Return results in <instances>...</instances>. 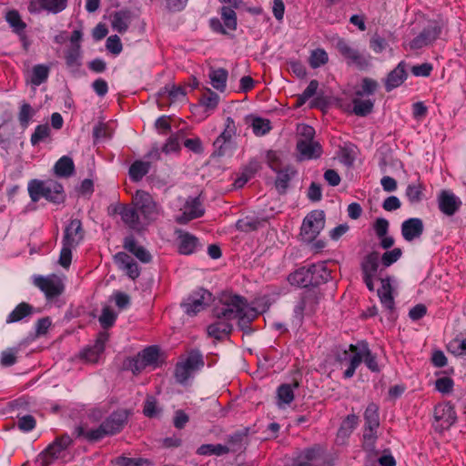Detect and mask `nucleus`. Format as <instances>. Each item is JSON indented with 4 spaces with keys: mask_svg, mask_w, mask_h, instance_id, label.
Wrapping results in <instances>:
<instances>
[{
    "mask_svg": "<svg viewBox=\"0 0 466 466\" xmlns=\"http://www.w3.org/2000/svg\"><path fill=\"white\" fill-rule=\"evenodd\" d=\"M319 299V294L315 289H307L301 293L300 299L294 309L299 320H301L304 315L315 312Z\"/></svg>",
    "mask_w": 466,
    "mask_h": 466,
    "instance_id": "obj_13",
    "label": "nucleus"
},
{
    "mask_svg": "<svg viewBox=\"0 0 466 466\" xmlns=\"http://www.w3.org/2000/svg\"><path fill=\"white\" fill-rule=\"evenodd\" d=\"M237 134L235 121L231 117H227L222 133L214 141L216 153L220 157L231 156L235 148L233 139Z\"/></svg>",
    "mask_w": 466,
    "mask_h": 466,
    "instance_id": "obj_10",
    "label": "nucleus"
},
{
    "mask_svg": "<svg viewBox=\"0 0 466 466\" xmlns=\"http://www.w3.org/2000/svg\"><path fill=\"white\" fill-rule=\"evenodd\" d=\"M359 423V417L355 414L348 415L342 421L339 431V437H349Z\"/></svg>",
    "mask_w": 466,
    "mask_h": 466,
    "instance_id": "obj_39",
    "label": "nucleus"
},
{
    "mask_svg": "<svg viewBox=\"0 0 466 466\" xmlns=\"http://www.w3.org/2000/svg\"><path fill=\"white\" fill-rule=\"evenodd\" d=\"M150 164L145 161H136L129 168V176L132 180L139 181L148 171Z\"/></svg>",
    "mask_w": 466,
    "mask_h": 466,
    "instance_id": "obj_41",
    "label": "nucleus"
},
{
    "mask_svg": "<svg viewBox=\"0 0 466 466\" xmlns=\"http://www.w3.org/2000/svg\"><path fill=\"white\" fill-rule=\"evenodd\" d=\"M211 299L212 294L206 289H200L189 296L181 306L187 315L195 316L202 311L210 303Z\"/></svg>",
    "mask_w": 466,
    "mask_h": 466,
    "instance_id": "obj_12",
    "label": "nucleus"
},
{
    "mask_svg": "<svg viewBox=\"0 0 466 466\" xmlns=\"http://www.w3.org/2000/svg\"><path fill=\"white\" fill-rule=\"evenodd\" d=\"M405 78H406L405 69H404L402 64H399V66L389 74V76L386 79V83H385L386 89L388 91H390L393 88L398 87L399 86H400L403 83Z\"/></svg>",
    "mask_w": 466,
    "mask_h": 466,
    "instance_id": "obj_30",
    "label": "nucleus"
},
{
    "mask_svg": "<svg viewBox=\"0 0 466 466\" xmlns=\"http://www.w3.org/2000/svg\"><path fill=\"white\" fill-rule=\"evenodd\" d=\"M349 350H350L353 355L350 359V366L344 371V378H351L362 360L371 371H380L376 356L371 353L367 342L361 341L357 345L350 344L349 346Z\"/></svg>",
    "mask_w": 466,
    "mask_h": 466,
    "instance_id": "obj_4",
    "label": "nucleus"
},
{
    "mask_svg": "<svg viewBox=\"0 0 466 466\" xmlns=\"http://www.w3.org/2000/svg\"><path fill=\"white\" fill-rule=\"evenodd\" d=\"M204 366V360L198 350H192L188 356L177 363L175 368V378L180 384H184L189 377L198 369Z\"/></svg>",
    "mask_w": 466,
    "mask_h": 466,
    "instance_id": "obj_8",
    "label": "nucleus"
},
{
    "mask_svg": "<svg viewBox=\"0 0 466 466\" xmlns=\"http://www.w3.org/2000/svg\"><path fill=\"white\" fill-rule=\"evenodd\" d=\"M215 314L218 319H238V327L242 330H248L259 313L243 297L233 295L223 299L222 307L216 309Z\"/></svg>",
    "mask_w": 466,
    "mask_h": 466,
    "instance_id": "obj_1",
    "label": "nucleus"
},
{
    "mask_svg": "<svg viewBox=\"0 0 466 466\" xmlns=\"http://www.w3.org/2000/svg\"><path fill=\"white\" fill-rule=\"evenodd\" d=\"M34 114H35V111L29 104H26V103L23 104L21 106L19 116H18L21 125L24 127H27L29 120L34 116Z\"/></svg>",
    "mask_w": 466,
    "mask_h": 466,
    "instance_id": "obj_57",
    "label": "nucleus"
},
{
    "mask_svg": "<svg viewBox=\"0 0 466 466\" xmlns=\"http://www.w3.org/2000/svg\"><path fill=\"white\" fill-rule=\"evenodd\" d=\"M67 2L68 0H30L28 11L30 13H39L45 10L57 14L66 9Z\"/></svg>",
    "mask_w": 466,
    "mask_h": 466,
    "instance_id": "obj_16",
    "label": "nucleus"
},
{
    "mask_svg": "<svg viewBox=\"0 0 466 466\" xmlns=\"http://www.w3.org/2000/svg\"><path fill=\"white\" fill-rule=\"evenodd\" d=\"M337 50L348 60L349 64L361 66L367 64L366 57L355 49L350 43L342 38H339L335 44Z\"/></svg>",
    "mask_w": 466,
    "mask_h": 466,
    "instance_id": "obj_15",
    "label": "nucleus"
},
{
    "mask_svg": "<svg viewBox=\"0 0 466 466\" xmlns=\"http://www.w3.org/2000/svg\"><path fill=\"white\" fill-rule=\"evenodd\" d=\"M299 384L295 380L292 384H282L277 390L278 406L290 404L294 400V389L299 388Z\"/></svg>",
    "mask_w": 466,
    "mask_h": 466,
    "instance_id": "obj_26",
    "label": "nucleus"
},
{
    "mask_svg": "<svg viewBox=\"0 0 466 466\" xmlns=\"http://www.w3.org/2000/svg\"><path fill=\"white\" fill-rule=\"evenodd\" d=\"M128 413L125 410L113 412L102 424L108 435L118 433L127 421Z\"/></svg>",
    "mask_w": 466,
    "mask_h": 466,
    "instance_id": "obj_18",
    "label": "nucleus"
},
{
    "mask_svg": "<svg viewBox=\"0 0 466 466\" xmlns=\"http://www.w3.org/2000/svg\"><path fill=\"white\" fill-rule=\"evenodd\" d=\"M33 283L43 291L47 299L59 297L65 290L63 279L56 275L35 276Z\"/></svg>",
    "mask_w": 466,
    "mask_h": 466,
    "instance_id": "obj_11",
    "label": "nucleus"
},
{
    "mask_svg": "<svg viewBox=\"0 0 466 466\" xmlns=\"http://www.w3.org/2000/svg\"><path fill=\"white\" fill-rule=\"evenodd\" d=\"M251 127L256 136H264L271 129L269 120L262 117H254L252 119Z\"/></svg>",
    "mask_w": 466,
    "mask_h": 466,
    "instance_id": "obj_47",
    "label": "nucleus"
},
{
    "mask_svg": "<svg viewBox=\"0 0 466 466\" xmlns=\"http://www.w3.org/2000/svg\"><path fill=\"white\" fill-rule=\"evenodd\" d=\"M28 193L34 202H37L41 198L53 203H62L66 198L63 186L53 179L48 180H32L28 184Z\"/></svg>",
    "mask_w": 466,
    "mask_h": 466,
    "instance_id": "obj_3",
    "label": "nucleus"
},
{
    "mask_svg": "<svg viewBox=\"0 0 466 466\" xmlns=\"http://www.w3.org/2000/svg\"><path fill=\"white\" fill-rule=\"evenodd\" d=\"M33 311V307L28 303L22 302L18 304L15 309L8 315L6 319L7 323L17 322L24 318L29 316Z\"/></svg>",
    "mask_w": 466,
    "mask_h": 466,
    "instance_id": "obj_33",
    "label": "nucleus"
},
{
    "mask_svg": "<svg viewBox=\"0 0 466 466\" xmlns=\"http://www.w3.org/2000/svg\"><path fill=\"white\" fill-rule=\"evenodd\" d=\"M74 162L72 158L67 156L60 157L54 166V171L58 177H70L74 173Z\"/></svg>",
    "mask_w": 466,
    "mask_h": 466,
    "instance_id": "obj_31",
    "label": "nucleus"
},
{
    "mask_svg": "<svg viewBox=\"0 0 466 466\" xmlns=\"http://www.w3.org/2000/svg\"><path fill=\"white\" fill-rule=\"evenodd\" d=\"M133 204L144 225L157 220L163 213L160 205L153 199L149 193L143 190H137L133 196Z\"/></svg>",
    "mask_w": 466,
    "mask_h": 466,
    "instance_id": "obj_5",
    "label": "nucleus"
},
{
    "mask_svg": "<svg viewBox=\"0 0 466 466\" xmlns=\"http://www.w3.org/2000/svg\"><path fill=\"white\" fill-rule=\"evenodd\" d=\"M49 68L44 65H37L33 67L30 82L34 86H39L48 77Z\"/></svg>",
    "mask_w": 466,
    "mask_h": 466,
    "instance_id": "obj_42",
    "label": "nucleus"
},
{
    "mask_svg": "<svg viewBox=\"0 0 466 466\" xmlns=\"http://www.w3.org/2000/svg\"><path fill=\"white\" fill-rule=\"evenodd\" d=\"M434 418L437 421H442V425L449 427L455 422L456 416L451 405H438L434 409Z\"/></svg>",
    "mask_w": 466,
    "mask_h": 466,
    "instance_id": "obj_25",
    "label": "nucleus"
},
{
    "mask_svg": "<svg viewBox=\"0 0 466 466\" xmlns=\"http://www.w3.org/2000/svg\"><path fill=\"white\" fill-rule=\"evenodd\" d=\"M329 60L327 52L324 49L318 48L311 52L309 65L312 68H318L325 65Z\"/></svg>",
    "mask_w": 466,
    "mask_h": 466,
    "instance_id": "obj_48",
    "label": "nucleus"
},
{
    "mask_svg": "<svg viewBox=\"0 0 466 466\" xmlns=\"http://www.w3.org/2000/svg\"><path fill=\"white\" fill-rule=\"evenodd\" d=\"M219 100V96L207 87L205 88V93L200 98V104L205 107L206 111H214L217 108Z\"/></svg>",
    "mask_w": 466,
    "mask_h": 466,
    "instance_id": "obj_38",
    "label": "nucleus"
},
{
    "mask_svg": "<svg viewBox=\"0 0 466 466\" xmlns=\"http://www.w3.org/2000/svg\"><path fill=\"white\" fill-rule=\"evenodd\" d=\"M120 215L122 220L133 229L138 230L144 226V223L136 208H124L121 210Z\"/></svg>",
    "mask_w": 466,
    "mask_h": 466,
    "instance_id": "obj_28",
    "label": "nucleus"
},
{
    "mask_svg": "<svg viewBox=\"0 0 466 466\" xmlns=\"http://www.w3.org/2000/svg\"><path fill=\"white\" fill-rule=\"evenodd\" d=\"M406 196L410 202H419L422 196L421 186L420 184L409 185L406 189Z\"/></svg>",
    "mask_w": 466,
    "mask_h": 466,
    "instance_id": "obj_56",
    "label": "nucleus"
},
{
    "mask_svg": "<svg viewBox=\"0 0 466 466\" xmlns=\"http://www.w3.org/2000/svg\"><path fill=\"white\" fill-rule=\"evenodd\" d=\"M106 48L114 55H118L122 51V43L117 35H111L106 39Z\"/></svg>",
    "mask_w": 466,
    "mask_h": 466,
    "instance_id": "obj_62",
    "label": "nucleus"
},
{
    "mask_svg": "<svg viewBox=\"0 0 466 466\" xmlns=\"http://www.w3.org/2000/svg\"><path fill=\"white\" fill-rule=\"evenodd\" d=\"M297 149L303 159H312L320 157L322 148L318 141L298 140Z\"/></svg>",
    "mask_w": 466,
    "mask_h": 466,
    "instance_id": "obj_19",
    "label": "nucleus"
},
{
    "mask_svg": "<svg viewBox=\"0 0 466 466\" xmlns=\"http://www.w3.org/2000/svg\"><path fill=\"white\" fill-rule=\"evenodd\" d=\"M83 238L84 232L80 220L72 219L65 229L63 248L58 262H71L72 250L83 240Z\"/></svg>",
    "mask_w": 466,
    "mask_h": 466,
    "instance_id": "obj_6",
    "label": "nucleus"
},
{
    "mask_svg": "<svg viewBox=\"0 0 466 466\" xmlns=\"http://www.w3.org/2000/svg\"><path fill=\"white\" fill-rule=\"evenodd\" d=\"M116 319V314L108 307H106L99 317V322L104 329H108L114 325Z\"/></svg>",
    "mask_w": 466,
    "mask_h": 466,
    "instance_id": "obj_53",
    "label": "nucleus"
},
{
    "mask_svg": "<svg viewBox=\"0 0 466 466\" xmlns=\"http://www.w3.org/2000/svg\"><path fill=\"white\" fill-rule=\"evenodd\" d=\"M112 27L118 33H124L127 30L130 24V16L127 12H116L112 16Z\"/></svg>",
    "mask_w": 466,
    "mask_h": 466,
    "instance_id": "obj_34",
    "label": "nucleus"
},
{
    "mask_svg": "<svg viewBox=\"0 0 466 466\" xmlns=\"http://www.w3.org/2000/svg\"><path fill=\"white\" fill-rule=\"evenodd\" d=\"M17 426L23 431H30L35 427V420L32 415H25L18 419Z\"/></svg>",
    "mask_w": 466,
    "mask_h": 466,
    "instance_id": "obj_63",
    "label": "nucleus"
},
{
    "mask_svg": "<svg viewBox=\"0 0 466 466\" xmlns=\"http://www.w3.org/2000/svg\"><path fill=\"white\" fill-rule=\"evenodd\" d=\"M295 170L292 167H286L277 174L276 187L279 190H285L288 187L289 182L295 175Z\"/></svg>",
    "mask_w": 466,
    "mask_h": 466,
    "instance_id": "obj_44",
    "label": "nucleus"
},
{
    "mask_svg": "<svg viewBox=\"0 0 466 466\" xmlns=\"http://www.w3.org/2000/svg\"><path fill=\"white\" fill-rule=\"evenodd\" d=\"M378 87V83L372 79L365 78L361 84V90L356 92V96L372 95Z\"/></svg>",
    "mask_w": 466,
    "mask_h": 466,
    "instance_id": "obj_58",
    "label": "nucleus"
},
{
    "mask_svg": "<svg viewBox=\"0 0 466 466\" xmlns=\"http://www.w3.org/2000/svg\"><path fill=\"white\" fill-rule=\"evenodd\" d=\"M5 19L13 31L16 34H22L26 27L25 23L22 20L19 13L15 10H10L5 14Z\"/></svg>",
    "mask_w": 466,
    "mask_h": 466,
    "instance_id": "obj_37",
    "label": "nucleus"
},
{
    "mask_svg": "<svg viewBox=\"0 0 466 466\" xmlns=\"http://www.w3.org/2000/svg\"><path fill=\"white\" fill-rule=\"evenodd\" d=\"M49 134L50 128L47 125L37 126L35 132L31 136V143L35 146L46 139Z\"/></svg>",
    "mask_w": 466,
    "mask_h": 466,
    "instance_id": "obj_54",
    "label": "nucleus"
},
{
    "mask_svg": "<svg viewBox=\"0 0 466 466\" xmlns=\"http://www.w3.org/2000/svg\"><path fill=\"white\" fill-rule=\"evenodd\" d=\"M180 149V143H179V137L178 135H173L171 136L164 147H162V151L166 154H171L178 152Z\"/></svg>",
    "mask_w": 466,
    "mask_h": 466,
    "instance_id": "obj_59",
    "label": "nucleus"
},
{
    "mask_svg": "<svg viewBox=\"0 0 466 466\" xmlns=\"http://www.w3.org/2000/svg\"><path fill=\"white\" fill-rule=\"evenodd\" d=\"M181 213L176 217L179 224H187L192 219L198 218L204 214V208L198 198H189L180 208Z\"/></svg>",
    "mask_w": 466,
    "mask_h": 466,
    "instance_id": "obj_14",
    "label": "nucleus"
},
{
    "mask_svg": "<svg viewBox=\"0 0 466 466\" xmlns=\"http://www.w3.org/2000/svg\"><path fill=\"white\" fill-rule=\"evenodd\" d=\"M435 37V32L423 31L410 43V49H420L429 45Z\"/></svg>",
    "mask_w": 466,
    "mask_h": 466,
    "instance_id": "obj_43",
    "label": "nucleus"
},
{
    "mask_svg": "<svg viewBox=\"0 0 466 466\" xmlns=\"http://www.w3.org/2000/svg\"><path fill=\"white\" fill-rule=\"evenodd\" d=\"M373 228L378 238L384 237L388 233L389 221L383 218H379L374 222Z\"/></svg>",
    "mask_w": 466,
    "mask_h": 466,
    "instance_id": "obj_64",
    "label": "nucleus"
},
{
    "mask_svg": "<svg viewBox=\"0 0 466 466\" xmlns=\"http://www.w3.org/2000/svg\"><path fill=\"white\" fill-rule=\"evenodd\" d=\"M379 407L375 403H370L364 412L366 427L370 429H378L380 426Z\"/></svg>",
    "mask_w": 466,
    "mask_h": 466,
    "instance_id": "obj_35",
    "label": "nucleus"
},
{
    "mask_svg": "<svg viewBox=\"0 0 466 466\" xmlns=\"http://www.w3.org/2000/svg\"><path fill=\"white\" fill-rule=\"evenodd\" d=\"M161 410L157 407V401L155 397L147 396L143 409V413L148 418L157 417L160 413Z\"/></svg>",
    "mask_w": 466,
    "mask_h": 466,
    "instance_id": "obj_49",
    "label": "nucleus"
},
{
    "mask_svg": "<svg viewBox=\"0 0 466 466\" xmlns=\"http://www.w3.org/2000/svg\"><path fill=\"white\" fill-rule=\"evenodd\" d=\"M325 227V214L322 210H313L303 219L300 236L304 242H313Z\"/></svg>",
    "mask_w": 466,
    "mask_h": 466,
    "instance_id": "obj_7",
    "label": "nucleus"
},
{
    "mask_svg": "<svg viewBox=\"0 0 466 466\" xmlns=\"http://www.w3.org/2000/svg\"><path fill=\"white\" fill-rule=\"evenodd\" d=\"M138 356L142 359L147 366L153 365L157 362L159 357V350L156 346H150L142 350Z\"/></svg>",
    "mask_w": 466,
    "mask_h": 466,
    "instance_id": "obj_46",
    "label": "nucleus"
},
{
    "mask_svg": "<svg viewBox=\"0 0 466 466\" xmlns=\"http://www.w3.org/2000/svg\"><path fill=\"white\" fill-rule=\"evenodd\" d=\"M178 239V251L184 255L194 253L198 248V239L193 235L181 230L177 231Z\"/></svg>",
    "mask_w": 466,
    "mask_h": 466,
    "instance_id": "obj_21",
    "label": "nucleus"
},
{
    "mask_svg": "<svg viewBox=\"0 0 466 466\" xmlns=\"http://www.w3.org/2000/svg\"><path fill=\"white\" fill-rule=\"evenodd\" d=\"M298 133L299 136V140L315 141L313 138L315 135V130L312 127L309 125H299L298 127Z\"/></svg>",
    "mask_w": 466,
    "mask_h": 466,
    "instance_id": "obj_61",
    "label": "nucleus"
},
{
    "mask_svg": "<svg viewBox=\"0 0 466 466\" xmlns=\"http://www.w3.org/2000/svg\"><path fill=\"white\" fill-rule=\"evenodd\" d=\"M76 433L77 437H84L88 441H98L104 437L108 436L104 425L101 423L100 426L94 430L86 431L82 426L76 428Z\"/></svg>",
    "mask_w": 466,
    "mask_h": 466,
    "instance_id": "obj_29",
    "label": "nucleus"
},
{
    "mask_svg": "<svg viewBox=\"0 0 466 466\" xmlns=\"http://www.w3.org/2000/svg\"><path fill=\"white\" fill-rule=\"evenodd\" d=\"M72 444V439L68 435L56 438L39 455L42 466H49L54 461L63 459L66 454L67 448Z\"/></svg>",
    "mask_w": 466,
    "mask_h": 466,
    "instance_id": "obj_9",
    "label": "nucleus"
},
{
    "mask_svg": "<svg viewBox=\"0 0 466 466\" xmlns=\"http://www.w3.org/2000/svg\"><path fill=\"white\" fill-rule=\"evenodd\" d=\"M380 264H362L363 279L367 288L372 291L374 289L373 279H385L382 277V268L379 269Z\"/></svg>",
    "mask_w": 466,
    "mask_h": 466,
    "instance_id": "obj_27",
    "label": "nucleus"
},
{
    "mask_svg": "<svg viewBox=\"0 0 466 466\" xmlns=\"http://www.w3.org/2000/svg\"><path fill=\"white\" fill-rule=\"evenodd\" d=\"M376 430L377 429H370L368 427L365 428L363 434V448L366 451H372L375 449V442L377 440Z\"/></svg>",
    "mask_w": 466,
    "mask_h": 466,
    "instance_id": "obj_52",
    "label": "nucleus"
},
{
    "mask_svg": "<svg viewBox=\"0 0 466 466\" xmlns=\"http://www.w3.org/2000/svg\"><path fill=\"white\" fill-rule=\"evenodd\" d=\"M435 387L441 393H450L453 388V380L449 377L440 378L436 380Z\"/></svg>",
    "mask_w": 466,
    "mask_h": 466,
    "instance_id": "obj_60",
    "label": "nucleus"
},
{
    "mask_svg": "<svg viewBox=\"0 0 466 466\" xmlns=\"http://www.w3.org/2000/svg\"><path fill=\"white\" fill-rule=\"evenodd\" d=\"M161 96H167L170 103H181L186 101V91L181 86H166L160 92Z\"/></svg>",
    "mask_w": 466,
    "mask_h": 466,
    "instance_id": "obj_32",
    "label": "nucleus"
},
{
    "mask_svg": "<svg viewBox=\"0 0 466 466\" xmlns=\"http://www.w3.org/2000/svg\"><path fill=\"white\" fill-rule=\"evenodd\" d=\"M127 369L131 370L134 375H138L147 367L142 359L137 355L127 361Z\"/></svg>",
    "mask_w": 466,
    "mask_h": 466,
    "instance_id": "obj_55",
    "label": "nucleus"
},
{
    "mask_svg": "<svg viewBox=\"0 0 466 466\" xmlns=\"http://www.w3.org/2000/svg\"><path fill=\"white\" fill-rule=\"evenodd\" d=\"M228 321V319H218L216 322L208 327V334L216 339H222L232 330V325Z\"/></svg>",
    "mask_w": 466,
    "mask_h": 466,
    "instance_id": "obj_23",
    "label": "nucleus"
},
{
    "mask_svg": "<svg viewBox=\"0 0 466 466\" xmlns=\"http://www.w3.org/2000/svg\"><path fill=\"white\" fill-rule=\"evenodd\" d=\"M221 18L228 30L234 31L237 28V15L235 11L228 6L221 8Z\"/></svg>",
    "mask_w": 466,
    "mask_h": 466,
    "instance_id": "obj_45",
    "label": "nucleus"
},
{
    "mask_svg": "<svg viewBox=\"0 0 466 466\" xmlns=\"http://www.w3.org/2000/svg\"><path fill=\"white\" fill-rule=\"evenodd\" d=\"M461 205V200L451 191L444 190L439 197L440 209L446 215H453Z\"/></svg>",
    "mask_w": 466,
    "mask_h": 466,
    "instance_id": "obj_20",
    "label": "nucleus"
},
{
    "mask_svg": "<svg viewBox=\"0 0 466 466\" xmlns=\"http://www.w3.org/2000/svg\"><path fill=\"white\" fill-rule=\"evenodd\" d=\"M229 452V448L222 444H202L197 450L198 455H224Z\"/></svg>",
    "mask_w": 466,
    "mask_h": 466,
    "instance_id": "obj_36",
    "label": "nucleus"
},
{
    "mask_svg": "<svg viewBox=\"0 0 466 466\" xmlns=\"http://www.w3.org/2000/svg\"><path fill=\"white\" fill-rule=\"evenodd\" d=\"M124 247L140 262H148L153 258L151 254L143 246L136 242L132 238H127L125 239Z\"/></svg>",
    "mask_w": 466,
    "mask_h": 466,
    "instance_id": "obj_24",
    "label": "nucleus"
},
{
    "mask_svg": "<svg viewBox=\"0 0 466 466\" xmlns=\"http://www.w3.org/2000/svg\"><path fill=\"white\" fill-rule=\"evenodd\" d=\"M424 230V225L420 218H411L406 219L401 224V236L409 242L420 238Z\"/></svg>",
    "mask_w": 466,
    "mask_h": 466,
    "instance_id": "obj_17",
    "label": "nucleus"
},
{
    "mask_svg": "<svg viewBox=\"0 0 466 466\" xmlns=\"http://www.w3.org/2000/svg\"><path fill=\"white\" fill-rule=\"evenodd\" d=\"M353 112L357 116H366L370 114L373 108V101L370 98L361 99L360 96H356L353 101Z\"/></svg>",
    "mask_w": 466,
    "mask_h": 466,
    "instance_id": "obj_40",
    "label": "nucleus"
},
{
    "mask_svg": "<svg viewBox=\"0 0 466 466\" xmlns=\"http://www.w3.org/2000/svg\"><path fill=\"white\" fill-rule=\"evenodd\" d=\"M117 464L119 466H152V461L143 458H117Z\"/></svg>",
    "mask_w": 466,
    "mask_h": 466,
    "instance_id": "obj_51",
    "label": "nucleus"
},
{
    "mask_svg": "<svg viewBox=\"0 0 466 466\" xmlns=\"http://www.w3.org/2000/svg\"><path fill=\"white\" fill-rule=\"evenodd\" d=\"M208 76L213 88L221 93L226 90L228 80V71L226 69L211 67Z\"/></svg>",
    "mask_w": 466,
    "mask_h": 466,
    "instance_id": "obj_22",
    "label": "nucleus"
},
{
    "mask_svg": "<svg viewBox=\"0 0 466 466\" xmlns=\"http://www.w3.org/2000/svg\"><path fill=\"white\" fill-rule=\"evenodd\" d=\"M81 52L79 46H69L66 53V61L68 66L77 67L80 66Z\"/></svg>",
    "mask_w": 466,
    "mask_h": 466,
    "instance_id": "obj_50",
    "label": "nucleus"
},
{
    "mask_svg": "<svg viewBox=\"0 0 466 466\" xmlns=\"http://www.w3.org/2000/svg\"><path fill=\"white\" fill-rule=\"evenodd\" d=\"M329 278L330 272L324 267V264H309L289 274L288 280L291 285L307 288L318 286L326 282Z\"/></svg>",
    "mask_w": 466,
    "mask_h": 466,
    "instance_id": "obj_2",
    "label": "nucleus"
}]
</instances>
